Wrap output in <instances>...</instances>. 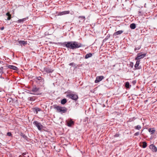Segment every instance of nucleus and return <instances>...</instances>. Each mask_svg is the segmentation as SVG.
Masks as SVG:
<instances>
[{
	"label": "nucleus",
	"instance_id": "bb28decb",
	"mask_svg": "<svg viewBox=\"0 0 157 157\" xmlns=\"http://www.w3.org/2000/svg\"><path fill=\"white\" fill-rule=\"evenodd\" d=\"M40 109L39 108L36 107L35 108V111L36 112V114L37 113L38 111H40Z\"/></svg>",
	"mask_w": 157,
	"mask_h": 157
},
{
	"label": "nucleus",
	"instance_id": "cd10ccee",
	"mask_svg": "<svg viewBox=\"0 0 157 157\" xmlns=\"http://www.w3.org/2000/svg\"><path fill=\"white\" fill-rule=\"evenodd\" d=\"M26 155V153L25 152L23 153L21 155H20L19 157H26V156H25Z\"/></svg>",
	"mask_w": 157,
	"mask_h": 157
},
{
	"label": "nucleus",
	"instance_id": "72a5a7b5",
	"mask_svg": "<svg viewBox=\"0 0 157 157\" xmlns=\"http://www.w3.org/2000/svg\"><path fill=\"white\" fill-rule=\"evenodd\" d=\"M11 16H9L7 17V19H6V20H9L11 19Z\"/></svg>",
	"mask_w": 157,
	"mask_h": 157
},
{
	"label": "nucleus",
	"instance_id": "f8f14e48",
	"mask_svg": "<svg viewBox=\"0 0 157 157\" xmlns=\"http://www.w3.org/2000/svg\"><path fill=\"white\" fill-rule=\"evenodd\" d=\"M78 19L79 22L83 23L84 22L85 20V17L84 16H80L78 17Z\"/></svg>",
	"mask_w": 157,
	"mask_h": 157
},
{
	"label": "nucleus",
	"instance_id": "4468645a",
	"mask_svg": "<svg viewBox=\"0 0 157 157\" xmlns=\"http://www.w3.org/2000/svg\"><path fill=\"white\" fill-rule=\"evenodd\" d=\"M19 43L21 45H23L25 46L27 44V41H25L24 40H20L18 41Z\"/></svg>",
	"mask_w": 157,
	"mask_h": 157
},
{
	"label": "nucleus",
	"instance_id": "a878e982",
	"mask_svg": "<svg viewBox=\"0 0 157 157\" xmlns=\"http://www.w3.org/2000/svg\"><path fill=\"white\" fill-rule=\"evenodd\" d=\"M147 146V144L146 142H143L142 147L143 148H145Z\"/></svg>",
	"mask_w": 157,
	"mask_h": 157
},
{
	"label": "nucleus",
	"instance_id": "aec40b11",
	"mask_svg": "<svg viewBox=\"0 0 157 157\" xmlns=\"http://www.w3.org/2000/svg\"><path fill=\"white\" fill-rule=\"evenodd\" d=\"M136 27V25L134 23H132L130 25V28L132 29H134Z\"/></svg>",
	"mask_w": 157,
	"mask_h": 157
},
{
	"label": "nucleus",
	"instance_id": "c85d7f7f",
	"mask_svg": "<svg viewBox=\"0 0 157 157\" xmlns=\"http://www.w3.org/2000/svg\"><path fill=\"white\" fill-rule=\"evenodd\" d=\"M141 48V46H139L138 47L135 48V51H136L137 50H139Z\"/></svg>",
	"mask_w": 157,
	"mask_h": 157
},
{
	"label": "nucleus",
	"instance_id": "37998d69",
	"mask_svg": "<svg viewBox=\"0 0 157 157\" xmlns=\"http://www.w3.org/2000/svg\"><path fill=\"white\" fill-rule=\"evenodd\" d=\"M1 75H0V77H1Z\"/></svg>",
	"mask_w": 157,
	"mask_h": 157
},
{
	"label": "nucleus",
	"instance_id": "393cba45",
	"mask_svg": "<svg viewBox=\"0 0 157 157\" xmlns=\"http://www.w3.org/2000/svg\"><path fill=\"white\" fill-rule=\"evenodd\" d=\"M129 83L128 82H126L125 83V87L127 88H129Z\"/></svg>",
	"mask_w": 157,
	"mask_h": 157
},
{
	"label": "nucleus",
	"instance_id": "ea45409f",
	"mask_svg": "<svg viewBox=\"0 0 157 157\" xmlns=\"http://www.w3.org/2000/svg\"><path fill=\"white\" fill-rule=\"evenodd\" d=\"M143 131V130H142V131H141V133H140V134H142V131Z\"/></svg>",
	"mask_w": 157,
	"mask_h": 157
},
{
	"label": "nucleus",
	"instance_id": "4be33fe9",
	"mask_svg": "<svg viewBox=\"0 0 157 157\" xmlns=\"http://www.w3.org/2000/svg\"><path fill=\"white\" fill-rule=\"evenodd\" d=\"M134 128L135 129H137L139 130L141 128V126L140 125H138L136 126H135L134 127Z\"/></svg>",
	"mask_w": 157,
	"mask_h": 157
},
{
	"label": "nucleus",
	"instance_id": "f3484780",
	"mask_svg": "<svg viewBox=\"0 0 157 157\" xmlns=\"http://www.w3.org/2000/svg\"><path fill=\"white\" fill-rule=\"evenodd\" d=\"M140 60H137L136 63L135 65V67L137 69H139L140 68H139L138 67V66L139 65L140 63Z\"/></svg>",
	"mask_w": 157,
	"mask_h": 157
},
{
	"label": "nucleus",
	"instance_id": "1a4fd4ad",
	"mask_svg": "<svg viewBox=\"0 0 157 157\" xmlns=\"http://www.w3.org/2000/svg\"><path fill=\"white\" fill-rule=\"evenodd\" d=\"M70 11L69 10L64 11L61 12H59L58 13L59 15H63L68 14L70 13Z\"/></svg>",
	"mask_w": 157,
	"mask_h": 157
},
{
	"label": "nucleus",
	"instance_id": "a19ab883",
	"mask_svg": "<svg viewBox=\"0 0 157 157\" xmlns=\"http://www.w3.org/2000/svg\"><path fill=\"white\" fill-rule=\"evenodd\" d=\"M29 157V155H27V157Z\"/></svg>",
	"mask_w": 157,
	"mask_h": 157
},
{
	"label": "nucleus",
	"instance_id": "f03ea898",
	"mask_svg": "<svg viewBox=\"0 0 157 157\" xmlns=\"http://www.w3.org/2000/svg\"><path fill=\"white\" fill-rule=\"evenodd\" d=\"M40 88L36 86L33 87L32 89V91L34 93H30V94L36 95H40L41 93L40 91Z\"/></svg>",
	"mask_w": 157,
	"mask_h": 157
},
{
	"label": "nucleus",
	"instance_id": "423d86ee",
	"mask_svg": "<svg viewBox=\"0 0 157 157\" xmlns=\"http://www.w3.org/2000/svg\"><path fill=\"white\" fill-rule=\"evenodd\" d=\"M33 124H34L38 128V130H41L43 127V125L40 123L38 122V121H36L33 122Z\"/></svg>",
	"mask_w": 157,
	"mask_h": 157
},
{
	"label": "nucleus",
	"instance_id": "f257e3e1",
	"mask_svg": "<svg viewBox=\"0 0 157 157\" xmlns=\"http://www.w3.org/2000/svg\"><path fill=\"white\" fill-rule=\"evenodd\" d=\"M63 45L65 46L70 49L75 50L83 46V45L80 43L75 41H71L65 42Z\"/></svg>",
	"mask_w": 157,
	"mask_h": 157
},
{
	"label": "nucleus",
	"instance_id": "dca6fc26",
	"mask_svg": "<svg viewBox=\"0 0 157 157\" xmlns=\"http://www.w3.org/2000/svg\"><path fill=\"white\" fill-rule=\"evenodd\" d=\"M148 131L151 133V134H152L155 132V130L154 128H151L148 129Z\"/></svg>",
	"mask_w": 157,
	"mask_h": 157
},
{
	"label": "nucleus",
	"instance_id": "f704fd0d",
	"mask_svg": "<svg viewBox=\"0 0 157 157\" xmlns=\"http://www.w3.org/2000/svg\"><path fill=\"white\" fill-rule=\"evenodd\" d=\"M69 65L70 66H75V64L74 63H71L69 64Z\"/></svg>",
	"mask_w": 157,
	"mask_h": 157
},
{
	"label": "nucleus",
	"instance_id": "6e6552de",
	"mask_svg": "<svg viewBox=\"0 0 157 157\" xmlns=\"http://www.w3.org/2000/svg\"><path fill=\"white\" fill-rule=\"evenodd\" d=\"M104 78V77L102 76H97L96 78V79L95 81V83H98L102 80Z\"/></svg>",
	"mask_w": 157,
	"mask_h": 157
},
{
	"label": "nucleus",
	"instance_id": "58836bf2",
	"mask_svg": "<svg viewBox=\"0 0 157 157\" xmlns=\"http://www.w3.org/2000/svg\"><path fill=\"white\" fill-rule=\"evenodd\" d=\"M4 29V27H1V30H3Z\"/></svg>",
	"mask_w": 157,
	"mask_h": 157
},
{
	"label": "nucleus",
	"instance_id": "79ce46f5",
	"mask_svg": "<svg viewBox=\"0 0 157 157\" xmlns=\"http://www.w3.org/2000/svg\"><path fill=\"white\" fill-rule=\"evenodd\" d=\"M0 61L1 62V61Z\"/></svg>",
	"mask_w": 157,
	"mask_h": 157
},
{
	"label": "nucleus",
	"instance_id": "20e7f679",
	"mask_svg": "<svg viewBox=\"0 0 157 157\" xmlns=\"http://www.w3.org/2000/svg\"><path fill=\"white\" fill-rule=\"evenodd\" d=\"M44 80L43 78L40 76L36 78V82L40 86H42L44 84Z\"/></svg>",
	"mask_w": 157,
	"mask_h": 157
},
{
	"label": "nucleus",
	"instance_id": "4c0bfd02",
	"mask_svg": "<svg viewBox=\"0 0 157 157\" xmlns=\"http://www.w3.org/2000/svg\"><path fill=\"white\" fill-rule=\"evenodd\" d=\"M132 82L133 84H135L136 83V82L135 81H133Z\"/></svg>",
	"mask_w": 157,
	"mask_h": 157
},
{
	"label": "nucleus",
	"instance_id": "6ab92c4d",
	"mask_svg": "<svg viewBox=\"0 0 157 157\" xmlns=\"http://www.w3.org/2000/svg\"><path fill=\"white\" fill-rule=\"evenodd\" d=\"M92 56V54L91 53H89L86 54L85 55V58L86 59H88L89 58L91 57Z\"/></svg>",
	"mask_w": 157,
	"mask_h": 157
},
{
	"label": "nucleus",
	"instance_id": "5701e85b",
	"mask_svg": "<svg viewBox=\"0 0 157 157\" xmlns=\"http://www.w3.org/2000/svg\"><path fill=\"white\" fill-rule=\"evenodd\" d=\"M26 19V18H24L22 19H19L18 20L17 22L18 23H21L22 22H23L25 21Z\"/></svg>",
	"mask_w": 157,
	"mask_h": 157
},
{
	"label": "nucleus",
	"instance_id": "ddd939ff",
	"mask_svg": "<svg viewBox=\"0 0 157 157\" xmlns=\"http://www.w3.org/2000/svg\"><path fill=\"white\" fill-rule=\"evenodd\" d=\"M67 125L69 127H71L72 125L74 124V122L72 120L67 122Z\"/></svg>",
	"mask_w": 157,
	"mask_h": 157
},
{
	"label": "nucleus",
	"instance_id": "b1692460",
	"mask_svg": "<svg viewBox=\"0 0 157 157\" xmlns=\"http://www.w3.org/2000/svg\"><path fill=\"white\" fill-rule=\"evenodd\" d=\"M67 101L66 99H63L61 101V104L63 105L65 104L66 103Z\"/></svg>",
	"mask_w": 157,
	"mask_h": 157
},
{
	"label": "nucleus",
	"instance_id": "a211bd4d",
	"mask_svg": "<svg viewBox=\"0 0 157 157\" xmlns=\"http://www.w3.org/2000/svg\"><path fill=\"white\" fill-rule=\"evenodd\" d=\"M123 32V31L122 30H119L117 31L116 32H115L113 36H116L118 35L121 34Z\"/></svg>",
	"mask_w": 157,
	"mask_h": 157
},
{
	"label": "nucleus",
	"instance_id": "e433bc0d",
	"mask_svg": "<svg viewBox=\"0 0 157 157\" xmlns=\"http://www.w3.org/2000/svg\"><path fill=\"white\" fill-rule=\"evenodd\" d=\"M109 37H110V35L109 34L108 35H107V36L105 38V39L106 40L108 39Z\"/></svg>",
	"mask_w": 157,
	"mask_h": 157
},
{
	"label": "nucleus",
	"instance_id": "7ed1b4c3",
	"mask_svg": "<svg viewBox=\"0 0 157 157\" xmlns=\"http://www.w3.org/2000/svg\"><path fill=\"white\" fill-rule=\"evenodd\" d=\"M55 108L58 112H60L61 113H64L66 112L67 111V109L65 107H62L57 106Z\"/></svg>",
	"mask_w": 157,
	"mask_h": 157
},
{
	"label": "nucleus",
	"instance_id": "0eeeda50",
	"mask_svg": "<svg viewBox=\"0 0 157 157\" xmlns=\"http://www.w3.org/2000/svg\"><path fill=\"white\" fill-rule=\"evenodd\" d=\"M146 54H142L141 52L138 53L137 56V57L135 58L136 60H139V59L143 58L146 56Z\"/></svg>",
	"mask_w": 157,
	"mask_h": 157
},
{
	"label": "nucleus",
	"instance_id": "7c9ffc66",
	"mask_svg": "<svg viewBox=\"0 0 157 157\" xmlns=\"http://www.w3.org/2000/svg\"><path fill=\"white\" fill-rule=\"evenodd\" d=\"M3 67H0V74L1 75L2 73H3Z\"/></svg>",
	"mask_w": 157,
	"mask_h": 157
},
{
	"label": "nucleus",
	"instance_id": "c9c22d12",
	"mask_svg": "<svg viewBox=\"0 0 157 157\" xmlns=\"http://www.w3.org/2000/svg\"><path fill=\"white\" fill-rule=\"evenodd\" d=\"M6 15L8 17L9 16H11V15L10 14V13L9 12H7L6 13Z\"/></svg>",
	"mask_w": 157,
	"mask_h": 157
},
{
	"label": "nucleus",
	"instance_id": "2f4dec72",
	"mask_svg": "<svg viewBox=\"0 0 157 157\" xmlns=\"http://www.w3.org/2000/svg\"><path fill=\"white\" fill-rule=\"evenodd\" d=\"M7 136H12V134L10 132H8L7 133Z\"/></svg>",
	"mask_w": 157,
	"mask_h": 157
},
{
	"label": "nucleus",
	"instance_id": "473e14b6",
	"mask_svg": "<svg viewBox=\"0 0 157 157\" xmlns=\"http://www.w3.org/2000/svg\"><path fill=\"white\" fill-rule=\"evenodd\" d=\"M140 135V133L139 132H137L136 133H135L134 134V136H138Z\"/></svg>",
	"mask_w": 157,
	"mask_h": 157
},
{
	"label": "nucleus",
	"instance_id": "412c9836",
	"mask_svg": "<svg viewBox=\"0 0 157 157\" xmlns=\"http://www.w3.org/2000/svg\"><path fill=\"white\" fill-rule=\"evenodd\" d=\"M20 135L25 139L27 140V136L23 133H21Z\"/></svg>",
	"mask_w": 157,
	"mask_h": 157
},
{
	"label": "nucleus",
	"instance_id": "9b49d317",
	"mask_svg": "<svg viewBox=\"0 0 157 157\" xmlns=\"http://www.w3.org/2000/svg\"><path fill=\"white\" fill-rule=\"evenodd\" d=\"M44 71L47 73H52L53 71V70L49 67H47L44 68Z\"/></svg>",
	"mask_w": 157,
	"mask_h": 157
},
{
	"label": "nucleus",
	"instance_id": "c756f323",
	"mask_svg": "<svg viewBox=\"0 0 157 157\" xmlns=\"http://www.w3.org/2000/svg\"><path fill=\"white\" fill-rule=\"evenodd\" d=\"M28 99L31 101H33L35 100L34 98L33 97H32L29 98Z\"/></svg>",
	"mask_w": 157,
	"mask_h": 157
},
{
	"label": "nucleus",
	"instance_id": "39448f33",
	"mask_svg": "<svg viewBox=\"0 0 157 157\" xmlns=\"http://www.w3.org/2000/svg\"><path fill=\"white\" fill-rule=\"evenodd\" d=\"M66 97L75 101L78 98V96L77 95L72 94H68L67 95Z\"/></svg>",
	"mask_w": 157,
	"mask_h": 157
},
{
	"label": "nucleus",
	"instance_id": "2eb2a0df",
	"mask_svg": "<svg viewBox=\"0 0 157 157\" xmlns=\"http://www.w3.org/2000/svg\"><path fill=\"white\" fill-rule=\"evenodd\" d=\"M8 67L9 68L12 69L13 70L17 71L18 69L17 67L13 65H9Z\"/></svg>",
	"mask_w": 157,
	"mask_h": 157
},
{
	"label": "nucleus",
	"instance_id": "9d476101",
	"mask_svg": "<svg viewBox=\"0 0 157 157\" xmlns=\"http://www.w3.org/2000/svg\"><path fill=\"white\" fill-rule=\"evenodd\" d=\"M149 148L153 151L156 152L157 151V147L153 144H151L149 146Z\"/></svg>",
	"mask_w": 157,
	"mask_h": 157
}]
</instances>
